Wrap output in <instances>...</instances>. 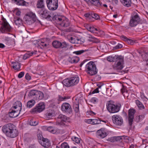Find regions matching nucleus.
<instances>
[{
	"label": "nucleus",
	"mask_w": 148,
	"mask_h": 148,
	"mask_svg": "<svg viewBox=\"0 0 148 148\" xmlns=\"http://www.w3.org/2000/svg\"><path fill=\"white\" fill-rule=\"evenodd\" d=\"M47 6L51 10H56L58 7V1H46Z\"/></svg>",
	"instance_id": "obj_12"
},
{
	"label": "nucleus",
	"mask_w": 148,
	"mask_h": 148,
	"mask_svg": "<svg viewBox=\"0 0 148 148\" xmlns=\"http://www.w3.org/2000/svg\"><path fill=\"white\" fill-rule=\"evenodd\" d=\"M12 64H13L12 67L15 70H18L20 69L21 66L19 63L17 62H13L12 63Z\"/></svg>",
	"instance_id": "obj_31"
},
{
	"label": "nucleus",
	"mask_w": 148,
	"mask_h": 148,
	"mask_svg": "<svg viewBox=\"0 0 148 148\" xmlns=\"http://www.w3.org/2000/svg\"><path fill=\"white\" fill-rule=\"evenodd\" d=\"M135 112V110L134 109H130L129 110V123L130 125H131L132 124Z\"/></svg>",
	"instance_id": "obj_17"
},
{
	"label": "nucleus",
	"mask_w": 148,
	"mask_h": 148,
	"mask_svg": "<svg viewBox=\"0 0 148 148\" xmlns=\"http://www.w3.org/2000/svg\"><path fill=\"white\" fill-rule=\"evenodd\" d=\"M88 31L92 33H95V31H97V29L96 28L91 27L90 29H89Z\"/></svg>",
	"instance_id": "obj_54"
},
{
	"label": "nucleus",
	"mask_w": 148,
	"mask_h": 148,
	"mask_svg": "<svg viewBox=\"0 0 148 148\" xmlns=\"http://www.w3.org/2000/svg\"><path fill=\"white\" fill-rule=\"evenodd\" d=\"M24 73L23 72H20L18 75V77L21 78H22L24 75Z\"/></svg>",
	"instance_id": "obj_58"
},
{
	"label": "nucleus",
	"mask_w": 148,
	"mask_h": 148,
	"mask_svg": "<svg viewBox=\"0 0 148 148\" xmlns=\"http://www.w3.org/2000/svg\"><path fill=\"white\" fill-rule=\"evenodd\" d=\"M47 130L53 134L56 133V130L54 129L52 127H49L47 128Z\"/></svg>",
	"instance_id": "obj_45"
},
{
	"label": "nucleus",
	"mask_w": 148,
	"mask_h": 148,
	"mask_svg": "<svg viewBox=\"0 0 148 148\" xmlns=\"http://www.w3.org/2000/svg\"><path fill=\"white\" fill-rule=\"evenodd\" d=\"M40 45L42 46L43 47H45L47 45H48V44L47 45V43L45 42L44 39H39L38 40V45L40 46Z\"/></svg>",
	"instance_id": "obj_29"
},
{
	"label": "nucleus",
	"mask_w": 148,
	"mask_h": 148,
	"mask_svg": "<svg viewBox=\"0 0 148 148\" xmlns=\"http://www.w3.org/2000/svg\"><path fill=\"white\" fill-rule=\"evenodd\" d=\"M36 53V51H32L31 52H28L24 55L23 59L24 60H26L27 59L29 58L30 56H32L34 54H35Z\"/></svg>",
	"instance_id": "obj_28"
},
{
	"label": "nucleus",
	"mask_w": 148,
	"mask_h": 148,
	"mask_svg": "<svg viewBox=\"0 0 148 148\" xmlns=\"http://www.w3.org/2000/svg\"><path fill=\"white\" fill-rule=\"evenodd\" d=\"M116 60L115 64L113 66L114 70L119 71L124 67V61L123 58L121 56H116Z\"/></svg>",
	"instance_id": "obj_6"
},
{
	"label": "nucleus",
	"mask_w": 148,
	"mask_h": 148,
	"mask_svg": "<svg viewBox=\"0 0 148 148\" xmlns=\"http://www.w3.org/2000/svg\"><path fill=\"white\" fill-rule=\"evenodd\" d=\"M109 140L111 142H112L116 141L115 137H113L109 139Z\"/></svg>",
	"instance_id": "obj_59"
},
{
	"label": "nucleus",
	"mask_w": 148,
	"mask_h": 148,
	"mask_svg": "<svg viewBox=\"0 0 148 148\" xmlns=\"http://www.w3.org/2000/svg\"><path fill=\"white\" fill-rule=\"evenodd\" d=\"M52 45L53 47L56 49H63L66 48L67 47V44L66 42H61L58 40L53 41Z\"/></svg>",
	"instance_id": "obj_13"
},
{
	"label": "nucleus",
	"mask_w": 148,
	"mask_h": 148,
	"mask_svg": "<svg viewBox=\"0 0 148 148\" xmlns=\"http://www.w3.org/2000/svg\"><path fill=\"white\" fill-rule=\"evenodd\" d=\"M20 112L19 111L17 110H12L9 112V115L11 118H15L19 115Z\"/></svg>",
	"instance_id": "obj_19"
},
{
	"label": "nucleus",
	"mask_w": 148,
	"mask_h": 148,
	"mask_svg": "<svg viewBox=\"0 0 148 148\" xmlns=\"http://www.w3.org/2000/svg\"><path fill=\"white\" fill-rule=\"evenodd\" d=\"M116 56H115L114 57H112V56H109L107 57V60L108 61L110 62H114V60L115 61L116 60Z\"/></svg>",
	"instance_id": "obj_36"
},
{
	"label": "nucleus",
	"mask_w": 148,
	"mask_h": 148,
	"mask_svg": "<svg viewBox=\"0 0 148 148\" xmlns=\"http://www.w3.org/2000/svg\"><path fill=\"white\" fill-rule=\"evenodd\" d=\"M22 104L21 102L20 101H16L15 102L14 104V106H13L15 110L18 109L17 110L18 111H19L20 112L21 110Z\"/></svg>",
	"instance_id": "obj_22"
},
{
	"label": "nucleus",
	"mask_w": 148,
	"mask_h": 148,
	"mask_svg": "<svg viewBox=\"0 0 148 148\" xmlns=\"http://www.w3.org/2000/svg\"><path fill=\"white\" fill-rule=\"evenodd\" d=\"M136 41V40H133L130 39H129L128 40V43H130V44L131 45H133L134 42H135Z\"/></svg>",
	"instance_id": "obj_62"
},
{
	"label": "nucleus",
	"mask_w": 148,
	"mask_h": 148,
	"mask_svg": "<svg viewBox=\"0 0 148 148\" xmlns=\"http://www.w3.org/2000/svg\"><path fill=\"white\" fill-rule=\"evenodd\" d=\"M2 130L7 136L11 138L15 137L17 135L18 132L15 128L14 125L11 123L3 126Z\"/></svg>",
	"instance_id": "obj_1"
},
{
	"label": "nucleus",
	"mask_w": 148,
	"mask_h": 148,
	"mask_svg": "<svg viewBox=\"0 0 148 148\" xmlns=\"http://www.w3.org/2000/svg\"><path fill=\"white\" fill-rule=\"evenodd\" d=\"M121 2L124 6L127 7L130 6L132 3L131 1H121Z\"/></svg>",
	"instance_id": "obj_30"
},
{
	"label": "nucleus",
	"mask_w": 148,
	"mask_h": 148,
	"mask_svg": "<svg viewBox=\"0 0 148 148\" xmlns=\"http://www.w3.org/2000/svg\"><path fill=\"white\" fill-rule=\"evenodd\" d=\"M14 3L18 5L28 6L29 3L25 1H14Z\"/></svg>",
	"instance_id": "obj_21"
},
{
	"label": "nucleus",
	"mask_w": 148,
	"mask_h": 148,
	"mask_svg": "<svg viewBox=\"0 0 148 148\" xmlns=\"http://www.w3.org/2000/svg\"><path fill=\"white\" fill-rule=\"evenodd\" d=\"M58 121L56 123V125L60 126H67L69 121V118L65 116L60 114L58 117Z\"/></svg>",
	"instance_id": "obj_8"
},
{
	"label": "nucleus",
	"mask_w": 148,
	"mask_h": 148,
	"mask_svg": "<svg viewBox=\"0 0 148 148\" xmlns=\"http://www.w3.org/2000/svg\"><path fill=\"white\" fill-rule=\"evenodd\" d=\"M51 19L53 20H56L58 22H59V23L61 22L63 20V18H62L60 16L55 15L53 16V15H51Z\"/></svg>",
	"instance_id": "obj_24"
},
{
	"label": "nucleus",
	"mask_w": 148,
	"mask_h": 148,
	"mask_svg": "<svg viewBox=\"0 0 148 148\" xmlns=\"http://www.w3.org/2000/svg\"><path fill=\"white\" fill-rule=\"evenodd\" d=\"M45 108V106L43 102H40L38 104V112H40Z\"/></svg>",
	"instance_id": "obj_27"
},
{
	"label": "nucleus",
	"mask_w": 148,
	"mask_h": 148,
	"mask_svg": "<svg viewBox=\"0 0 148 148\" xmlns=\"http://www.w3.org/2000/svg\"><path fill=\"white\" fill-rule=\"evenodd\" d=\"M15 24L17 25H18L22 24V20L19 18H17L16 20H14Z\"/></svg>",
	"instance_id": "obj_40"
},
{
	"label": "nucleus",
	"mask_w": 148,
	"mask_h": 148,
	"mask_svg": "<svg viewBox=\"0 0 148 148\" xmlns=\"http://www.w3.org/2000/svg\"><path fill=\"white\" fill-rule=\"evenodd\" d=\"M140 18L136 12H133L131 14L129 22V25L132 27L136 26L140 22Z\"/></svg>",
	"instance_id": "obj_3"
},
{
	"label": "nucleus",
	"mask_w": 148,
	"mask_h": 148,
	"mask_svg": "<svg viewBox=\"0 0 148 148\" xmlns=\"http://www.w3.org/2000/svg\"><path fill=\"white\" fill-rule=\"evenodd\" d=\"M121 38L122 40L124 41L128 42V40L129 39H128L126 36H122L121 37Z\"/></svg>",
	"instance_id": "obj_55"
},
{
	"label": "nucleus",
	"mask_w": 148,
	"mask_h": 148,
	"mask_svg": "<svg viewBox=\"0 0 148 148\" xmlns=\"http://www.w3.org/2000/svg\"><path fill=\"white\" fill-rule=\"evenodd\" d=\"M85 40L84 39L81 38L79 39L77 38V44H82L84 42Z\"/></svg>",
	"instance_id": "obj_49"
},
{
	"label": "nucleus",
	"mask_w": 148,
	"mask_h": 148,
	"mask_svg": "<svg viewBox=\"0 0 148 148\" xmlns=\"http://www.w3.org/2000/svg\"><path fill=\"white\" fill-rule=\"evenodd\" d=\"M45 72L43 71H42L39 69L38 71V78L39 77H43V75L45 73Z\"/></svg>",
	"instance_id": "obj_39"
},
{
	"label": "nucleus",
	"mask_w": 148,
	"mask_h": 148,
	"mask_svg": "<svg viewBox=\"0 0 148 148\" xmlns=\"http://www.w3.org/2000/svg\"><path fill=\"white\" fill-rule=\"evenodd\" d=\"M31 113L33 114L37 113V106L36 105L34 108L32 109L30 111Z\"/></svg>",
	"instance_id": "obj_48"
},
{
	"label": "nucleus",
	"mask_w": 148,
	"mask_h": 148,
	"mask_svg": "<svg viewBox=\"0 0 148 148\" xmlns=\"http://www.w3.org/2000/svg\"><path fill=\"white\" fill-rule=\"evenodd\" d=\"M54 114L51 112L47 113L46 114V116L49 119H51L53 116Z\"/></svg>",
	"instance_id": "obj_52"
},
{
	"label": "nucleus",
	"mask_w": 148,
	"mask_h": 148,
	"mask_svg": "<svg viewBox=\"0 0 148 148\" xmlns=\"http://www.w3.org/2000/svg\"><path fill=\"white\" fill-rule=\"evenodd\" d=\"M72 140L76 143H80V139L76 137H73L72 138Z\"/></svg>",
	"instance_id": "obj_46"
},
{
	"label": "nucleus",
	"mask_w": 148,
	"mask_h": 148,
	"mask_svg": "<svg viewBox=\"0 0 148 148\" xmlns=\"http://www.w3.org/2000/svg\"><path fill=\"white\" fill-rule=\"evenodd\" d=\"M120 105H115L111 103L107 105V108L108 111L111 113H114L118 112L120 109Z\"/></svg>",
	"instance_id": "obj_11"
},
{
	"label": "nucleus",
	"mask_w": 148,
	"mask_h": 148,
	"mask_svg": "<svg viewBox=\"0 0 148 148\" xmlns=\"http://www.w3.org/2000/svg\"><path fill=\"white\" fill-rule=\"evenodd\" d=\"M86 70L88 73L91 76L95 75L98 71L96 65L92 61L86 64Z\"/></svg>",
	"instance_id": "obj_2"
},
{
	"label": "nucleus",
	"mask_w": 148,
	"mask_h": 148,
	"mask_svg": "<svg viewBox=\"0 0 148 148\" xmlns=\"http://www.w3.org/2000/svg\"><path fill=\"white\" fill-rule=\"evenodd\" d=\"M69 41L73 44H77V38L75 36L71 37L69 38Z\"/></svg>",
	"instance_id": "obj_32"
},
{
	"label": "nucleus",
	"mask_w": 148,
	"mask_h": 148,
	"mask_svg": "<svg viewBox=\"0 0 148 148\" xmlns=\"http://www.w3.org/2000/svg\"><path fill=\"white\" fill-rule=\"evenodd\" d=\"M79 78L78 77H73L70 79H66L63 80L62 84L67 87L75 85L78 83Z\"/></svg>",
	"instance_id": "obj_7"
},
{
	"label": "nucleus",
	"mask_w": 148,
	"mask_h": 148,
	"mask_svg": "<svg viewBox=\"0 0 148 148\" xmlns=\"http://www.w3.org/2000/svg\"><path fill=\"white\" fill-rule=\"evenodd\" d=\"M38 141L40 145L44 147L48 148L51 145L50 142L46 138H44L41 132H40L39 130H38Z\"/></svg>",
	"instance_id": "obj_5"
},
{
	"label": "nucleus",
	"mask_w": 148,
	"mask_h": 148,
	"mask_svg": "<svg viewBox=\"0 0 148 148\" xmlns=\"http://www.w3.org/2000/svg\"><path fill=\"white\" fill-rule=\"evenodd\" d=\"M67 99V98L66 97H62V96L59 95L58 96V100L59 102H61L62 101H63L65 100L66 99Z\"/></svg>",
	"instance_id": "obj_44"
},
{
	"label": "nucleus",
	"mask_w": 148,
	"mask_h": 148,
	"mask_svg": "<svg viewBox=\"0 0 148 148\" xmlns=\"http://www.w3.org/2000/svg\"><path fill=\"white\" fill-rule=\"evenodd\" d=\"M122 45L120 44H118L115 47V48L117 49L119 48H121L122 47Z\"/></svg>",
	"instance_id": "obj_61"
},
{
	"label": "nucleus",
	"mask_w": 148,
	"mask_h": 148,
	"mask_svg": "<svg viewBox=\"0 0 148 148\" xmlns=\"http://www.w3.org/2000/svg\"><path fill=\"white\" fill-rule=\"evenodd\" d=\"M44 4L43 1H40L38 3V10L40 8H44Z\"/></svg>",
	"instance_id": "obj_41"
},
{
	"label": "nucleus",
	"mask_w": 148,
	"mask_h": 148,
	"mask_svg": "<svg viewBox=\"0 0 148 148\" xmlns=\"http://www.w3.org/2000/svg\"><path fill=\"white\" fill-rule=\"evenodd\" d=\"M79 60V58L77 56H69L68 59V61L71 63H76Z\"/></svg>",
	"instance_id": "obj_20"
},
{
	"label": "nucleus",
	"mask_w": 148,
	"mask_h": 148,
	"mask_svg": "<svg viewBox=\"0 0 148 148\" xmlns=\"http://www.w3.org/2000/svg\"><path fill=\"white\" fill-rule=\"evenodd\" d=\"M116 141H120L121 140L124 138L125 139H128V137L126 136H115Z\"/></svg>",
	"instance_id": "obj_35"
},
{
	"label": "nucleus",
	"mask_w": 148,
	"mask_h": 148,
	"mask_svg": "<svg viewBox=\"0 0 148 148\" xmlns=\"http://www.w3.org/2000/svg\"><path fill=\"white\" fill-rule=\"evenodd\" d=\"M136 103L139 109L142 110L144 108V106L142 103L140 101L138 100H136Z\"/></svg>",
	"instance_id": "obj_34"
},
{
	"label": "nucleus",
	"mask_w": 148,
	"mask_h": 148,
	"mask_svg": "<svg viewBox=\"0 0 148 148\" xmlns=\"http://www.w3.org/2000/svg\"><path fill=\"white\" fill-rule=\"evenodd\" d=\"M91 101L92 102L95 103L97 102L98 101V99L96 97H93L91 99Z\"/></svg>",
	"instance_id": "obj_57"
},
{
	"label": "nucleus",
	"mask_w": 148,
	"mask_h": 148,
	"mask_svg": "<svg viewBox=\"0 0 148 148\" xmlns=\"http://www.w3.org/2000/svg\"><path fill=\"white\" fill-rule=\"evenodd\" d=\"M87 37L89 38L88 40L90 42H92L96 43L100 42V40L92 36L90 34H88Z\"/></svg>",
	"instance_id": "obj_25"
},
{
	"label": "nucleus",
	"mask_w": 148,
	"mask_h": 148,
	"mask_svg": "<svg viewBox=\"0 0 148 148\" xmlns=\"http://www.w3.org/2000/svg\"><path fill=\"white\" fill-rule=\"evenodd\" d=\"M96 135L98 137L103 138L106 136L107 134L103 129H101L97 131Z\"/></svg>",
	"instance_id": "obj_18"
},
{
	"label": "nucleus",
	"mask_w": 148,
	"mask_h": 148,
	"mask_svg": "<svg viewBox=\"0 0 148 148\" xmlns=\"http://www.w3.org/2000/svg\"><path fill=\"white\" fill-rule=\"evenodd\" d=\"M91 1L92 3V5L99 7L101 5L102 3L99 1Z\"/></svg>",
	"instance_id": "obj_37"
},
{
	"label": "nucleus",
	"mask_w": 148,
	"mask_h": 148,
	"mask_svg": "<svg viewBox=\"0 0 148 148\" xmlns=\"http://www.w3.org/2000/svg\"><path fill=\"white\" fill-rule=\"evenodd\" d=\"M38 96L39 100H41L44 98L43 92L40 91L38 90Z\"/></svg>",
	"instance_id": "obj_38"
},
{
	"label": "nucleus",
	"mask_w": 148,
	"mask_h": 148,
	"mask_svg": "<svg viewBox=\"0 0 148 148\" xmlns=\"http://www.w3.org/2000/svg\"><path fill=\"white\" fill-rule=\"evenodd\" d=\"M25 78L26 79L28 80H29L31 79V77L28 73H27L26 74Z\"/></svg>",
	"instance_id": "obj_56"
},
{
	"label": "nucleus",
	"mask_w": 148,
	"mask_h": 148,
	"mask_svg": "<svg viewBox=\"0 0 148 148\" xmlns=\"http://www.w3.org/2000/svg\"><path fill=\"white\" fill-rule=\"evenodd\" d=\"M84 16L87 18V19L88 20L90 21H92V20L93 18H95L96 20H98L100 19V17L97 14L92 12L86 13L84 14Z\"/></svg>",
	"instance_id": "obj_15"
},
{
	"label": "nucleus",
	"mask_w": 148,
	"mask_h": 148,
	"mask_svg": "<svg viewBox=\"0 0 148 148\" xmlns=\"http://www.w3.org/2000/svg\"><path fill=\"white\" fill-rule=\"evenodd\" d=\"M110 2L112 3L113 5H116L118 3V1H111Z\"/></svg>",
	"instance_id": "obj_60"
},
{
	"label": "nucleus",
	"mask_w": 148,
	"mask_h": 148,
	"mask_svg": "<svg viewBox=\"0 0 148 148\" xmlns=\"http://www.w3.org/2000/svg\"><path fill=\"white\" fill-rule=\"evenodd\" d=\"M61 26L64 27H68L70 24V22L67 19H66L64 20V18H63V20L61 23H58Z\"/></svg>",
	"instance_id": "obj_23"
},
{
	"label": "nucleus",
	"mask_w": 148,
	"mask_h": 148,
	"mask_svg": "<svg viewBox=\"0 0 148 148\" xmlns=\"http://www.w3.org/2000/svg\"><path fill=\"white\" fill-rule=\"evenodd\" d=\"M62 111L67 113H70L72 112V109L71 105L68 103H63L62 106Z\"/></svg>",
	"instance_id": "obj_16"
},
{
	"label": "nucleus",
	"mask_w": 148,
	"mask_h": 148,
	"mask_svg": "<svg viewBox=\"0 0 148 148\" xmlns=\"http://www.w3.org/2000/svg\"><path fill=\"white\" fill-rule=\"evenodd\" d=\"M112 119L113 123L116 125L121 126L123 123L122 118L119 115H116L112 116Z\"/></svg>",
	"instance_id": "obj_14"
},
{
	"label": "nucleus",
	"mask_w": 148,
	"mask_h": 148,
	"mask_svg": "<svg viewBox=\"0 0 148 148\" xmlns=\"http://www.w3.org/2000/svg\"><path fill=\"white\" fill-rule=\"evenodd\" d=\"M35 103V101L34 100H31L27 103V107L29 108L32 107Z\"/></svg>",
	"instance_id": "obj_33"
},
{
	"label": "nucleus",
	"mask_w": 148,
	"mask_h": 148,
	"mask_svg": "<svg viewBox=\"0 0 148 148\" xmlns=\"http://www.w3.org/2000/svg\"><path fill=\"white\" fill-rule=\"evenodd\" d=\"M144 116L143 115H140L139 116H136V119L137 118H138V120H136V121L137 122H139V121H140L142 120L144 118Z\"/></svg>",
	"instance_id": "obj_51"
},
{
	"label": "nucleus",
	"mask_w": 148,
	"mask_h": 148,
	"mask_svg": "<svg viewBox=\"0 0 148 148\" xmlns=\"http://www.w3.org/2000/svg\"><path fill=\"white\" fill-rule=\"evenodd\" d=\"M29 124L31 126H35L37 125V122L36 121L32 119L30 121Z\"/></svg>",
	"instance_id": "obj_42"
},
{
	"label": "nucleus",
	"mask_w": 148,
	"mask_h": 148,
	"mask_svg": "<svg viewBox=\"0 0 148 148\" xmlns=\"http://www.w3.org/2000/svg\"><path fill=\"white\" fill-rule=\"evenodd\" d=\"M92 124H99L101 123V121L99 119H92Z\"/></svg>",
	"instance_id": "obj_43"
},
{
	"label": "nucleus",
	"mask_w": 148,
	"mask_h": 148,
	"mask_svg": "<svg viewBox=\"0 0 148 148\" xmlns=\"http://www.w3.org/2000/svg\"><path fill=\"white\" fill-rule=\"evenodd\" d=\"M38 13L40 16L47 20H51V16L49 14V12L45 8H40L38 10Z\"/></svg>",
	"instance_id": "obj_9"
},
{
	"label": "nucleus",
	"mask_w": 148,
	"mask_h": 148,
	"mask_svg": "<svg viewBox=\"0 0 148 148\" xmlns=\"http://www.w3.org/2000/svg\"><path fill=\"white\" fill-rule=\"evenodd\" d=\"M12 28L9 23L6 21L5 19L3 20L2 25L0 29V32L4 33L8 32H10Z\"/></svg>",
	"instance_id": "obj_10"
},
{
	"label": "nucleus",
	"mask_w": 148,
	"mask_h": 148,
	"mask_svg": "<svg viewBox=\"0 0 148 148\" xmlns=\"http://www.w3.org/2000/svg\"><path fill=\"white\" fill-rule=\"evenodd\" d=\"M61 148H69V146L66 143H62L61 146Z\"/></svg>",
	"instance_id": "obj_50"
},
{
	"label": "nucleus",
	"mask_w": 148,
	"mask_h": 148,
	"mask_svg": "<svg viewBox=\"0 0 148 148\" xmlns=\"http://www.w3.org/2000/svg\"><path fill=\"white\" fill-rule=\"evenodd\" d=\"M36 90H31L28 94L29 96H33L35 95L36 94Z\"/></svg>",
	"instance_id": "obj_47"
},
{
	"label": "nucleus",
	"mask_w": 148,
	"mask_h": 148,
	"mask_svg": "<svg viewBox=\"0 0 148 148\" xmlns=\"http://www.w3.org/2000/svg\"><path fill=\"white\" fill-rule=\"evenodd\" d=\"M85 122L88 123H90L92 124V119H88L87 120H86L85 121Z\"/></svg>",
	"instance_id": "obj_64"
},
{
	"label": "nucleus",
	"mask_w": 148,
	"mask_h": 148,
	"mask_svg": "<svg viewBox=\"0 0 148 148\" xmlns=\"http://www.w3.org/2000/svg\"><path fill=\"white\" fill-rule=\"evenodd\" d=\"M75 101H74L73 103V108L76 112H78L79 111V102L78 100L75 99Z\"/></svg>",
	"instance_id": "obj_26"
},
{
	"label": "nucleus",
	"mask_w": 148,
	"mask_h": 148,
	"mask_svg": "<svg viewBox=\"0 0 148 148\" xmlns=\"http://www.w3.org/2000/svg\"><path fill=\"white\" fill-rule=\"evenodd\" d=\"M86 50H81L80 51H74L73 52V53H75L77 55H80L81 54L83 53L85 51H86Z\"/></svg>",
	"instance_id": "obj_53"
},
{
	"label": "nucleus",
	"mask_w": 148,
	"mask_h": 148,
	"mask_svg": "<svg viewBox=\"0 0 148 148\" xmlns=\"http://www.w3.org/2000/svg\"><path fill=\"white\" fill-rule=\"evenodd\" d=\"M99 92V88H97L92 92L91 94H94L96 93H98Z\"/></svg>",
	"instance_id": "obj_63"
},
{
	"label": "nucleus",
	"mask_w": 148,
	"mask_h": 148,
	"mask_svg": "<svg viewBox=\"0 0 148 148\" xmlns=\"http://www.w3.org/2000/svg\"><path fill=\"white\" fill-rule=\"evenodd\" d=\"M23 19L26 24L30 25L36 21V16L35 13L32 12H27L24 16Z\"/></svg>",
	"instance_id": "obj_4"
}]
</instances>
